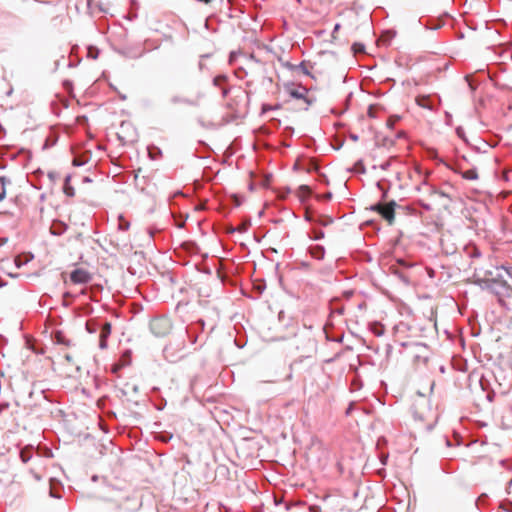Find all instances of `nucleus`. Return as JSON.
Wrapping results in <instances>:
<instances>
[{"label": "nucleus", "mask_w": 512, "mask_h": 512, "mask_svg": "<svg viewBox=\"0 0 512 512\" xmlns=\"http://www.w3.org/2000/svg\"><path fill=\"white\" fill-rule=\"evenodd\" d=\"M285 90L292 98L302 100L305 110L315 101L314 98L309 96L308 90L301 85L288 84L285 86Z\"/></svg>", "instance_id": "1"}, {"label": "nucleus", "mask_w": 512, "mask_h": 512, "mask_svg": "<svg viewBox=\"0 0 512 512\" xmlns=\"http://www.w3.org/2000/svg\"><path fill=\"white\" fill-rule=\"evenodd\" d=\"M493 291L498 296L499 302L506 306L512 300V287L506 282L496 281L492 286Z\"/></svg>", "instance_id": "2"}, {"label": "nucleus", "mask_w": 512, "mask_h": 512, "mask_svg": "<svg viewBox=\"0 0 512 512\" xmlns=\"http://www.w3.org/2000/svg\"><path fill=\"white\" fill-rule=\"evenodd\" d=\"M395 206L396 203L391 201L387 204L378 203L372 206L371 209L377 211L389 224H392L395 218Z\"/></svg>", "instance_id": "3"}, {"label": "nucleus", "mask_w": 512, "mask_h": 512, "mask_svg": "<svg viewBox=\"0 0 512 512\" xmlns=\"http://www.w3.org/2000/svg\"><path fill=\"white\" fill-rule=\"evenodd\" d=\"M150 327L156 336H165L170 331L171 324L167 318H159L153 320Z\"/></svg>", "instance_id": "4"}, {"label": "nucleus", "mask_w": 512, "mask_h": 512, "mask_svg": "<svg viewBox=\"0 0 512 512\" xmlns=\"http://www.w3.org/2000/svg\"><path fill=\"white\" fill-rule=\"evenodd\" d=\"M92 279L91 274L83 268H77L73 270L70 274V280L74 284H86L90 282Z\"/></svg>", "instance_id": "5"}, {"label": "nucleus", "mask_w": 512, "mask_h": 512, "mask_svg": "<svg viewBox=\"0 0 512 512\" xmlns=\"http://www.w3.org/2000/svg\"><path fill=\"white\" fill-rule=\"evenodd\" d=\"M111 334V324L106 322L103 324L101 332H100V342L99 347L101 349H105L107 347V338Z\"/></svg>", "instance_id": "6"}, {"label": "nucleus", "mask_w": 512, "mask_h": 512, "mask_svg": "<svg viewBox=\"0 0 512 512\" xmlns=\"http://www.w3.org/2000/svg\"><path fill=\"white\" fill-rule=\"evenodd\" d=\"M462 177L467 180H477L478 173H477L476 169H469L462 173Z\"/></svg>", "instance_id": "7"}, {"label": "nucleus", "mask_w": 512, "mask_h": 512, "mask_svg": "<svg viewBox=\"0 0 512 512\" xmlns=\"http://www.w3.org/2000/svg\"><path fill=\"white\" fill-rule=\"evenodd\" d=\"M310 188L306 185H301L298 189V195L300 198L304 199L310 195Z\"/></svg>", "instance_id": "8"}, {"label": "nucleus", "mask_w": 512, "mask_h": 512, "mask_svg": "<svg viewBox=\"0 0 512 512\" xmlns=\"http://www.w3.org/2000/svg\"><path fill=\"white\" fill-rule=\"evenodd\" d=\"M20 457L24 463L28 462L31 458V455L28 454L26 450H22L20 453Z\"/></svg>", "instance_id": "9"}, {"label": "nucleus", "mask_w": 512, "mask_h": 512, "mask_svg": "<svg viewBox=\"0 0 512 512\" xmlns=\"http://www.w3.org/2000/svg\"><path fill=\"white\" fill-rule=\"evenodd\" d=\"M365 49L364 45L361 43H354L353 44V50L355 53L363 52Z\"/></svg>", "instance_id": "10"}, {"label": "nucleus", "mask_w": 512, "mask_h": 512, "mask_svg": "<svg viewBox=\"0 0 512 512\" xmlns=\"http://www.w3.org/2000/svg\"><path fill=\"white\" fill-rule=\"evenodd\" d=\"M501 269H503L506 272V274L512 278V267L502 266Z\"/></svg>", "instance_id": "11"}, {"label": "nucleus", "mask_w": 512, "mask_h": 512, "mask_svg": "<svg viewBox=\"0 0 512 512\" xmlns=\"http://www.w3.org/2000/svg\"><path fill=\"white\" fill-rule=\"evenodd\" d=\"M456 133H457V135H458L460 138H462V139H464V140L466 141V139H465V137H464V131H463V129H462V128H460V127H459V128H457V129H456Z\"/></svg>", "instance_id": "12"}, {"label": "nucleus", "mask_w": 512, "mask_h": 512, "mask_svg": "<svg viewBox=\"0 0 512 512\" xmlns=\"http://www.w3.org/2000/svg\"><path fill=\"white\" fill-rule=\"evenodd\" d=\"M0 183L2 185V188H5L6 184L9 183V180L6 177L2 176L0 177Z\"/></svg>", "instance_id": "13"}, {"label": "nucleus", "mask_w": 512, "mask_h": 512, "mask_svg": "<svg viewBox=\"0 0 512 512\" xmlns=\"http://www.w3.org/2000/svg\"><path fill=\"white\" fill-rule=\"evenodd\" d=\"M323 237H324V233L322 231L315 232V236H314L315 240L322 239Z\"/></svg>", "instance_id": "14"}, {"label": "nucleus", "mask_w": 512, "mask_h": 512, "mask_svg": "<svg viewBox=\"0 0 512 512\" xmlns=\"http://www.w3.org/2000/svg\"><path fill=\"white\" fill-rule=\"evenodd\" d=\"M6 197V188L3 187L2 191L0 192V202L3 201Z\"/></svg>", "instance_id": "15"}, {"label": "nucleus", "mask_w": 512, "mask_h": 512, "mask_svg": "<svg viewBox=\"0 0 512 512\" xmlns=\"http://www.w3.org/2000/svg\"><path fill=\"white\" fill-rule=\"evenodd\" d=\"M299 69L304 73V74H309L308 70L306 69L305 65L302 63L299 65Z\"/></svg>", "instance_id": "16"}, {"label": "nucleus", "mask_w": 512, "mask_h": 512, "mask_svg": "<svg viewBox=\"0 0 512 512\" xmlns=\"http://www.w3.org/2000/svg\"><path fill=\"white\" fill-rule=\"evenodd\" d=\"M65 193L68 195V196H73L74 195V191L72 188H66L65 189Z\"/></svg>", "instance_id": "17"}, {"label": "nucleus", "mask_w": 512, "mask_h": 512, "mask_svg": "<svg viewBox=\"0 0 512 512\" xmlns=\"http://www.w3.org/2000/svg\"><path fill=\"white\" fill-rule=\"evenodd\" d=\"M222 79H224V77H222V76L216 77V78L214 79V83H215V85L220 84V80H222Z\"/></svg>", "instance_id": "18"}, {"label": "nucleus", "mask_w": 512, "mask_h": 512, "mask_svg": "<svg viewBox=\"0 0 512 512\" xmlns=\"http://www.w3.org/2000/svg\"><path fill=\"white\" fill-rule=\"evenodd\" d=\"M316 249L319 250L318 258H321L323 256V247L318 246V247H316Z\"/></svg>", "instance_id": "19"}, {"label": "nucleus", "mask_w": 512, "mask_h": 512, "mask_svg": "<svg viewBox=\"0 0 512 512\" xmlns=\"http://www.w3.org/2000/svg\"><path fill=\"white\" fill-rule=\"evenodd\" d=\"M340 29V24H336L333 29V34L336 33Z\"/></svg>", "instance_id": "20"}, {"label": "nucleus", "mask_w": 512, "mask_h": 512, "mask_svg": "<svg viewBox=\"0 0 512 512\" xmlns=\"http://www.w3.org/2000/svg\"><path fill=\"white\" fill-rule=\"evenodd\" d=\"M171 101H172L173 103H178L180 100H179V98H178V97H173V98L171 99Z\"/></svg>", "instance_id": "21"}, {"label": "nucleus", "mask_w": 512, "mask_h": 512, "mask_svg": "<svg viewBox=\"0 0 512 512\" xmlns=\"http://www.w3.org/2000/svg\"><path fill=\"white\" fill-rule=\"evenodd\" d=\"M332 197V194L331 193H327L324 195V198L325 199H330Z\"/></svg>", "instance_id": "22"}, {"label": "nucleus", "mask_w": 512, "mask_h": 512, "mask_svg": "<svg viewBox=\"0 0 512 512\" xmlns=\"http://www.w3.org/2000/svg\"><path fill=\"white\" fill-rule=\"evenodd\" d=\"M351 139L356 141L358 139V136L357 135H351Z\"/></svg>", "instance_id": "23"}, {"label": "nucleus", "mask_w": 512, "mask_h": 512, "mask_svg": "<svg viewBox=\"0 0 512 512\" xmlns=\"http://www.w3.org/2000/svg\"><path fill=\"white\" fill-rule=\"evenodd\" d=\"M65 358H66L67 361H71V359H72L69 354L65 355Z\"/></svg>", "instance_id": "24"}, {"label": "nucleus", "mask_w": 512, "mask_h": 512, "mask_svg": "<svg viewBox=\"0 0 512 512\" xmlns=\"http://www.w3.org/2000/svg\"><path fill=\"white\" fill-rule=\"evenodd\" d=\"M234 57H235V53H231V55H230V61H233Z\"/></svg>", "instance_id": "25"}]
</instances>
